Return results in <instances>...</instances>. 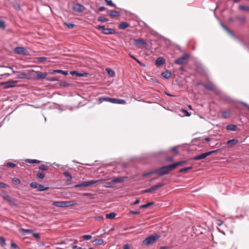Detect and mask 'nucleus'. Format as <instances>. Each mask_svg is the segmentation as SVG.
<instances>
[{
	"label": "nucleus",
	"instance_id": "obj_26",
	"mask_svg": "<svg viewBox=\"0 0 249 249\" xmlns=\"http://www.w3.org/2000/svg\"><path fill=\"white\" fill-rule=\"evenodd\" d=\"M227 130L231 131H236L237 129V126L234 124H230L226 126Z\"/></svg>",
	"mask_w": 249,
	"mask_h": 249
},
{
	"label": "nucleus",
	"instance_id": "obj_48",
	"mask_svg": "<svg viewBox=\"0 0 249 249\" xmlns=\"http://www.w3.org/2000/svg\"><path fill=\"white\" fill-rule=\"evenodd\" d=\"M171 151L174 153L175 155H178V152L177 147H173L171 148Z\"/></svg>",
	"mask_w": 249,
	"mask_h": 249
},
{
	"label": "nucleus",
	"instance_id": "obj_62",
	"mask_svg": "<svg viewBox=\"0 0 249 249\" xmlns=\"http://www.w3.org/2000/svg\"><path fill=\"white\" fill-rule=\"evenodd\" d=\"M140 203V200L136 199L132 204V205H136Z\"/></svg>",
	"mask_w": 249,
	"mask_h": 249
},
{
	"label": "nucleus",
	"instance_id": "obj_42",
	"mask_svg": "<svg viewBox=\"0 0 249 249\" xmlns=\"http://www.w3.org/2000/svg\"><path fill=\"white\" fill-rule=\"evenodd\" d=\"M47 59V57H39L36 58L37 61L40 63L46 61Z\"/></svg>",
	"mask_w": 249,
	"mask_h": 249
},
{
	"label": "nucleus",
	"instance_id": "obj_10",
	"mask_svg": "<svg viewBox=\"0 0 249 249\" xmlns=\"http://www.w3.org/2000/svg\"><path fill=\"white\" fill-rule=\"evenodd\" d=\"M84 6L78 3H74L72 6V9L77 12H82L85 10Z\"/></svg>",
	"mask_w": 249,
	"mask_h": 249
},
{
	"label": "nucleus",
	"instance_id": "obj_9",
	"mask_svg": "<svg viewBox=\"0 0 249 249\" xmlns=\"http://www.w3.org/2000/svg\"><path fill=\"white\" fill-rule=\"evenodd\" d=\"M17 81L14 80H10L7 82H2L0 83V85H5V87L4 88V89H7L11 88H13L15 87L14 84L17 83Z\"/></svg>",
	"mask_w": 249,
	"mask_h": 249
},
{
	"label": "nucleus",
	"instance_id": "obj_23",
	"mask_svg": "<svg viewBox=\"0 0 249 249\" xmlns=\"http://www.w3.org/2000/svg\"><path fill=\"white\" fill-rule=\"evenodd\" d=\"M47 75V73L46 72L40 73L36 75V78L37 79H43L46 78Z\"/></svg>",
	"mask_w": 249,
	"mask_h": 249
},
{
	"label": "nucleus",
	"instance_id": "obj_45",
	"mask_svg": "<svg viewBox=\"0 0 249 249\" xmlns=\"http://www.w3.org/2000/svg\"><path fill=\"white\" fill-rule=\"evenodd\" d=\"M48 169V167L45 165H41L39 166V170H41V171L43 170H47Z\"/></svg>",
	"mask_w": 249,
	"mask_h": 249
},
{
	"label": "nucleus",
	"instance_id": "obj_46",
	"mask_svg": "<svg viewBox=\"0 0 249 249\" xmlns=\"http://www.w3.org/2000/svg\"><path fill=\"white\" fill-rule=\"evenodd\" d=\"M47 80L50 81H58V78L55 77H48L47 78Z\"/></svg>",
	"mask_w": 249,
	"mask_h": 249
},
{
	"label": "nucleus",
	"instance_id": "obj_13",
	"mask_svg": "<svg viewBox=\"0 0 249 249\" xmlns=\"http://www.w3.org/2000/svg\"><path fill=\"white\" fill-rule=\"evenodd\" d=\"M135 45L140 47L142 45H146L147 43L142 39H138L134 40Z\"/></svg>",
	"mask_w": 249,
	"mask_h": 249
},
{
	"label": "nucleus",
	"instance_id": "obj_5",
	"mask_svg": "<svg viewBox=\"0 0 249 249\" xmlns=\"http://www.w3.org/2000/svg\"><path fill=\"white\" fill-rule=\"evenodd\" d=\"M219 149L215 150H213L211 151H209L206 153H204L202 154H200L199 155L196 156L193 158V160H201L202 159H204L205 158H206L207 156L211 155L213 153H214L217 152Z\"/></svg>",
	"mask_w": 249,
	"mask_h": 249
},
{
	"label": "nucleus",
	"instance_id": "obj_14",
	"mask_svg": "<svg viewBox=\"0 0 249 249\" xmlns=\"http://www.w3.org/2000/svg\"><path fill=\"white\" fill-rule=\"evenodd\" d=\"M15 51L16 53L18 54H25L26 49L24 47H17L15 48Z\"/></svg>",
	"mask_w": 249,
	"mask_h": 249
},
{
	"label": "nucleus",
	"instance_id": "obj_44",
	"mask_svg": "<svg viewBox=\"0 0 249 249\" xmlns=\"http://www.w3.org/2000/svg\"><path fill=\"white\" fill-rule=\"evenodd\" d=\"M192 169V166H190V167H185V168H182L180 170H179V172H186L189 170H190Z\"/></svg>",
	"mask_w": 249,
	"mask_h": 249
},
{
	"label": "nucleus",
	"instance_id": "obj_12",
	"mask_svg": "<svg viewBox=\"0 0 249 249\" xmlns=\"http://www.w3.org/2000/svg\"><path fill=\"white\" fill-rule=\"evenodd\" d=\"M202 85L205 89L210 91H213L215 89V85L211 83H208L207 84H202Z\"/></svg>",
	"mask_w": 249,
	"mask_h": 249
},
{
	"label": "nucleus",
	"instance_id": "obj_55",
	"mask_svg": "<svg viewBox=\"0 0 249 249\" xmlns=\"http://www.w3.org/2000/svg\"><path fill=\"white\" fill-rule=\"evenodd\" d=\"M66 25L70 29H72L75 26V24L72 23L66 24Z\"/></svg>",
	"mask_w": 249,
	"mask_h": 249
},
{
	"label": "nucleus",
	"instance_id": "obj_8",
	"mask_svg": "<svg viewBox=\"0 0 249 249\" xmlns=\"http://www.w3.org/2000/svg\"><path fill=\"white\" fill-rule=\"evenodd\" d=\"M189 57V55L187 54H185L181 57L178 58L175 61L176 64L181 65L185 64L187 61V59Z\"/></svg>",
	"mask_w": 249,
	"mask_h": 249
},
{
	"label": "nucleus",
	"instance_id": "obj_56",
	"mask_svg": "<svg viewBox=\"0 0 249 249\" xmlns=\"http://www.w3.org/2000/svg\"><path fill=\"white\" fill-rule=\"evenodd\" d=\"M33 236L36 239H39L40 238V234L37 233H33Z\"/></svg>",
	"mask_w": 249,
	"mask_h": 249
},
{
	"label": "nucleus",
	"instance_id": "obj_32",
	"mask_svg": "<svg viewBox=\"0 0 249 249\" xmlns=\"http://www.w3.org/2000/svg\"><path fill=\"white\" fill-rule=\"evenodd\" d=\"M20 232L23 235H25L28 233H31L32 232V230L30 229H21L20 230Z\"/></svg>",
	"mask_w": 249,
	"mask_h": 249
},
{
	"label": "nucleus",
	"instance_id": "obj_63",
	"mask_svg": "<svg viewBox=\"0 0 249 249\" xmlns=\"http://www.w3.org/2000/svg\"><path fill=\"white\" fill-rule=\"evenodd\" d=\"M105 9H106L105 7L102 6V7H100L99 8L98 10L99 11H103L105 10Z\"/></svg>",
	"mask_w": 249,
	"mask_h": 249
},
{
	"label": "nucleus",
	"instance_id": "obj_43",
	"mask_svg": "<svg viewBox=\"0 0 249 249\" xmlns=\"http://www.w3.org/2000/svg\"><path fill=\"white\" fill-rule=\"evenodd\" d=\"M38 184L36 182H33L30 183V186L33 188L37 189L38 187Z\"/></svg>",
	"mask_w": 249,
	"mask_h": 249
},
{
	"label": "nucleus",
	"instance_id": "obj_24",
	"mask_svg": "<svg viewBox=\"0 0 249 249\" xmlns=\"http://www.w3.org/2000/svg\"><path fill=\"white\" fill-rule=\"evenodd\" d=\"M92 243L95 245H101L104 243L102 239H96L92 241Z\"/></svg>",
	"mask_w": 249,
	"mask_h": 249
},
{
	"label": "nucleus",
	"instance_id": "obj_36",
	"mask_svg": "<svg viewBox=\"0 0 249 249\" xmlns=\"http://www.w3.org/2000/svg\"><path fill=\"white\" fill-rule=\"evenodd\" d=\"M239 9L240 10H242L246 12H249V6L245 5H240L239 6Z\"/></svg>",
	"mask_w": 249,
	"mask_h": 249
},
{
	"label": "nucleus",
	"instance_id": "obj_22",
	"mask_svg": "<svg viewBox=\"0 0 249 249\" xmlns=\"http://www.w3.org/2000/svg\"><path fill=\"white\" fill-rule=\"evenodd\" d=\"M129 26V24L127 22H121L119 25V28L120 29H124Z\"/></svg>",
	"mask_w": 249,
	"mask_h": 249
},
{
	"label": "nucleus",
	"instance_id": "obj_18",
	"mask_svg": "<svg viewBox=\"0 0 249 249\" xmlns=\"http://www.w3.org/2000/svg\"><path fill=\"white\" fill-rule=\"evenodd\" d=\"M222 117L224 119H227L231 116V112L230 110L223 111L222 112Z\"/></svg>",
	"mask_w": 249,
	"mask_h": 249
},
{
	"label": "nucleus",
	"instance_id": "obj_60",
	"mask_svg": "<svg viewBox=\"0 0 249 249\" xmlns=\"http://www.w3.org/2000/svg\"><path fill=\"white\" fill-rule=\"evenodd\" d=\"M182 111L184 113L186 116H189L190 115L189 112L186 110L182 109Z\"/></svg>",
	"mask_w": 249,
	"mask_h": 249
},
{
	"label": "nucleus",
	"instance_id": "obj_54",
	"mask_svg": "<svg viewBox=\"0 0 249 249\" xmlns=\"http://www.w3.org/2000/svg\"><path fill=\"white\" fill-rule=\"evenodd\" d=\"M107 71L108 72V74L110 75L111 76H113L114 75V72L113 71H112L110 69H107Z\"/></svg>",
	"mask_w": 249,
	"mask_h": 249
},
{
	"label": "nucleus",
	"instance_id": "obj_34",
	"mask_svg": "<svg viewBox=\"0 0 249 249\" xmlns=\"http://www.w3.org/2000/svg\"><path fill=\"white\" fill-rule=\"evenodd\" d=\"M71 74L73 75H76L78 76H84V75L85 74H86V73H79L77 71H71V72H70Z\"/></svg>",
	"mask_w": 249,
	"mask_h": 249
},
{
	"label": "nucleus",
	"instance_id": "obj_35",
	"mask_svg": "<svg viewBox=\"0 0 249 249\" xmlns=\"http://www.w3.org/2000/svg\"><path fill=\"white\" fill-rule=\"evenodd\" d=\"M116 214L113 213H107L106 215V217L107 219H112L115 218Z\"/></svg>",
	"mask_w": 249,
	"mask_h": 249
},
{
	"label": "nucleus",
	"instance_id": "obj_4",
	"mask_svg": "<svg viewBox=\"0 0 249 249\" xmlns=\"http://www.w3.org/2000/svg\"><path fill=\"white\" fill-rule=\"evenodd\" d=\"M1 196L4 200L8 202L10 205H17V200L15 198L12 197L9 195H8L6 192H3V194L1 195Z\"/></svg>",
	"mask_w": 249,
	"mask_h": 249
},
{
	"label": "nucleus",
	"instance_id": "obj_28",
	"mask_svg": "<svg viewBox=\"0 0 249 249\" xmlns=\"http://www.w3.org/2000/svg\"><path fill=\"white\" fill-rule=\"evenodd\" d=\"M186 161L185 160H183V161H178V162H177L175 163H173L172 164V166L174 168V169H175L178 166H179V165H182V164H184L186 163Z\"/></svg>",
	"mask_w": 249,
	"mask_h": 249
},
{
	"label": "nucleus",
	"instance_id": "obj_31",
	"mask_svg": "<svg viewBox=\"0 0 249 249\" xmlns=\"http://www.w3.org/2000/svg\"><path fill=\"white\" fill-rule=\"evenodd\" d=\"M36 177L38 178L42 179L45 177V174L42 171L39 170L36 174Z\"/></svg>",
	"mask_w": 249,
	"mask_h": 249
},
{
	"label": "nucleus",
	"instance_id": "obj_11",
	"mask_svg": "<svg viewBox=\"0 0 249 249\" xmlns=\"http://www.w3.org/2000/svg\"><path fill=\"white\" fill-rule=\"evenodd\" d=\"M162 186V184L158 183L156 185H154L148 189L144 190L142 191L144 193H151L153 191L157 190L159 188Z\"/></svg>",
	"mask_w": 249,
	"mask_h": 249
},
{
	"label": "nucleus",
	"instance_id": "obj_51",
	"mask_svg": "<svg viewBox=\"0 0 249 249\" xmlns=\"http://www.w3.org/2000/svg\"><path fill=\"white\" fill-rule=\"evenodd\" d=\"M59 85L62 87H68L70 85V84L66 82H62L59 84Z\"/></svg>",
	"mask_w": 249,
	"mask_h": 249
},
{
	"label": "nucleus",
	"instance_id": "obj_21",
	"mask_svg": "<svg viewBox=\"0 0 249 249\" xmlns=\"http://www.w3.org/2000/svg\"><path fill=\"white\" fill-rule=\"evenodd\" d=\"M113 100L114 101H112V102L111 103L118 104H124L126 103L125 100H124L123 99L113 98Z\"/></svg>",
	"mask_w": 249,
	"mask_h": 249
},
{
	"label": "nucleus",
	"instance_id": "obj_33",
	"mask_svg": "<svg viewBox=\"0 0 249 249\" xmlns=\"http://www.w3.org/2000/svg\"><path fill=\"white\" fill-rule=\"evenodd\" d=\"M124 181V178H117L112 179V181L113 182H122Z\"/></svg>",
	"mask_w": 249,
	"mask_h": 249
},
{
	"label": "nucleus",
	"instance_id": "obj_49",
	"mask_svg": "<svg viewBox=\"0 0 249 249\" xmlns=\"http://www.w3.org/2000/svg\"><path fill=\"white\" fill-rule=\"evenodd\" d=\"M6 166L10 168H14L16 166V164L12 162H8L6 164Z\"/></svg>",
	"mask_w": 249,
	"mask_h": 249
},
{
	"label": "nucleus",
	"instance_id": "obj_15",
	"mask_svg": "<svg viewBox=\"0 0 249 249\" xmlns=\"http://www.w3.org/2000/svg\"><path fill=\"white\" fill-rule=\"evenodd\" d=\"M121 15L119 12L115 10H110L108 14V16L111 18L118 17Z\"/></svg>",
	"mask_w": 249,
	"mask_h": 249
},
{
	"label": "nucleus",
	"instance_id": "obj_2",
	"mask_svg": "<svg viewBox=\"0 0 249 249\" xmlns=\"http://www.w3.org/2000/svg\"><path fill=\"white\" fill-rule=\"evenodd\" d=\"M160 235L158 234L151 235L146 238L142 241V245L148 246L155 243L159 238Z\"/></svg>",
	"mask_w": 249,
	"mask_h": 249
},
{
	"label": "nucleus",
	"instance_id": "obj_61",
	"mask_svg": "<svg viewBox=\"0 0 249 249\" xmlns=\"http://www.w3.org/2000/svg\"><path fill=\"white\" fill-rule=\"evenodd\" d=\"M123 249H130V246L128 244H125L123 247Z\"/></svg>",
	"mask_w": 249,
	"mask_h": 249
},
{
	"label": "nucleus",
	"instance_id": "obj_6",
	"mask_svg": "<svg viewBox=\"0 0 249 249\" xmlns=\"http://www.w3.org/2000/svg\"><path fill=\"white\" fill-rule=\"evenodd\" d=\"M97 29L98 30H102V32L105 35H113L115 34V30L111 28H106L105 26L99 25L97 26Z\"/></svg>",
	"mask_w": 249,
	"mask_h": 249
},
{
	"label": "nucleus",
	"instance_id": "obj_50",
	"mask_svg": "<svg viewBox=\"0 0 249 249\" xmlns=\"http://www.w3.org/2000/svg\"><path fill=\"white\" fill-rule=\"evenodd\" d=\"M82 237L85 239V240H90V239H91L92 238V236L91 235H84L82 236Z\"/></svg>",
	"mask_w": 249,
	"mask_h": 249
},
{
	"label": "nucleus",
	"instance_id": "obj_7",
	"mask_svg": "<svg viewBox=\"0 0 249 249\" xmlns=\"http://www.w3.org/2000/svg\"><path fill=\"white\" fill-rule=\"evenodd\" d=\"M99 181V180H89L88 181H84L82 182L81 183L75 185L74 187L78 188V187H87L91 185L97 183Z\"/></svg>",
	"mask_w": 249,
	"mask_h": 249
},
{
	"label": "nucleus",
	"instance_id": "obj_19",
	"mask_svg": "<svg viewBox=\"0 0 249 249\" xmlns=\"http://www.w3.org/2000/svg\"><path fill=\"white\" fill-rule=\"evenodd\" d=\"M55 73H61L64 75H67L68 74V72L67 71H64L61 70H53L51 74H54Z\"/></svg>",
	"mask_w": 249,
	"mask_h": 249
},
{
	"label": "nucleus",
	"instance_id": "obj_40",
	"mask_svg": "<svg viewBox=\"0 0 249 249\" xmlns=\"http://www.w3.org/2000/svg\"><path fill=\"white\" fill-rule=\"evenodd\" d=\"M63 174L68 179L69 181H71V180L72 176L69 172H65Z\"/></svg>",
	"mask_w": 249,
	"mask_h": 249
},
{
	"label": "nucleus",
	"instance_id": "obj_3",
	"mask_svg": "<svg viewBox=\"0 0 249 249\" xmlns=\"http://www.w3.org/2000/svg\"><path fill=\"white\" fill-rule=\"evenodd\" d=\"M52 205L58 207H68L75 205V203L71 201H54Z\"/></svg>",
	"mask_w": 249,
	"mask_h": 249
},
{
	"label": "nucleus",
	"instance_id": "obj_20",
	"mask_svg": "<svg viewBox=\"0 0 249 249\" xmlns=\"http://www.w3.org/2000/svg\"><path fill=\"white\" fill-rule=\"evenodd\" d=\"M171 75V72L169 71H166L161 73L162 76L166 79H169L170 78Z\"/></svg>",
	"mask_w": 249,
	"mask_h": 249
},
{
	"label": "nucleus",
	"instance_id": "obj_25",
	"mask_svg": "<svg viewBox=\"0 0 249 249\" xmlns=\"http://www.w3.org/2000/svg\"><path fill=\"white\" fill-rule=\"evenodd\" d=\"M238 141L237 139H232L227 141V144L230 146H232L238 143Z\"/></svg>",
	"mask_w": 249,
	"mask_h": 249
},
{
	"label": "nucleus",
	"instance_id": "obj_47",
	"mask_svg": "<svg viewBox=\"0 0 249 249\" xmlns=\"http://www.w3.org/2000/svg\"><path fill=\"white\" fill-rule=\"evenodd\" d=\"M11 247L13 249H19V247L15 243L12 242L11 243Z\"/></svg>",
	"mask_w": 249,
	"mask_h": 249
},
{
	"label": "nucleus",
	"instance_id": "obj_58",
	"mask_svg": "<svg viewBox=\"0 0 249 249\" xmlns=\"http://www.w3.org/2000/svg\"><path fill=\"white\" fill-rule=\"evenodd\" d=\"M238 19L242 22H245L246 21V18L244 17L238 18Z\"/></svg>",
	"mask_w": 249,
	"mask_h": 249
},
{
	"label": "nucleus",
	"instance_id": "obj_1",
	"mask_svg": "<svg viewBox=\"0 0 249 249\" xmlns=\"http://www.w3.org/2000/svg\"><path fill=\"white\" fill-rule=\"evenodd\" d=\"M174 168L172 166V164L167 165V166H164L163 167H161L160 168H158L156 169L155 171H154L153 172H149L146 174H144V176H148L152 174L156 173L158 174V175L161 176L166 174H167L169 173V172L173 170Z\"/></svg>",
	"mask_w": 249,
	"mask_h": 249
},
{
	"label": "nucleus",
	"instance_id": "obj_38",
	"mask_svg": "<svg viewBox=\"0 0 249 249\" xmlns=\"http://www.w3.org/2000/svg\"><path fill=\"white\" fill-rule=\"evenodd\" d=\"M153 204H154V202H149L147 203L146 204L141 205L139 207V208L140 209L147 208L148 207L153 205Z\"/></svg>",
	"mask_w": 249,
	"mask_h": 249
},
{
	"label": "nucleus",
	"instance_id": "obj_29",
	"mask_svg": "<svg viewBox=\"0 0 249 249\" xmlns=\"http://www.w3.org/2000/svg\"><path fill=\"white\" fill-rule=\"evenodd\" d=\"M48 188V187H45L43 185L38 184L37 189L39 191H44L47 190Z\"/></svg>",
	"mask_w": 249,
	"mask_h": 249
},
{
	"label": "nucleus",
	"instance_id": "obj_53",
	"mask_svg": "<svg viewBox=\"0 0 249 249\" xmlns=\"http://www.w3.org/2000/svg\"><path fill=\"white\" fill-rule=\"evenodd\" d=\"M8 187V185L6 183L0 182V188H6Z\"/></svg>",
	"mask_w": 249,
	"mask_h": 249
},
{
	"label": "nucleus",
	"instance_id": "obj_17",
	"mask_svg": "<svg viewBox=\"0 0 249 249\" xmlns=\"http://www.w3.org/2000/svg\"><path fill=\"white\" fill-rule=\"evenodd\" d=\"M99 100L100 103H102L103 102H109L110 103H112V101L114 100H113V98L107 97H102L99 98Z\"/></svg>",
	"mask_w": 249,
	"mask_h": 249
},
{
	"label": "nucleus",
	"instance_id": "obj_52",
	"mask_svg": "<svg viewBox=\"0 0 249 249\" xmlns=\"http://www.w3.org/2000/svg\"><path fill=\"white\" fill-rule=\"evenodd\" d=\"M5 27V22L2 20H0V28L4 29Z\"/></svg>",
	"mask_w": 249,
	"mask_h": 249
},
{
	"label": "nucleus",
	"instance_id": "obj_41",
	"mask_svg": "<svg viewBox=\"0 0 249 249\" xmlns=\"http://www.w3.org/2000/svg\"><path fill=\"white\" fill-rule=\"evenodd\" d=\"M98 20L102 22H105L108 21L107 19L103 16L99 17L98 18Z\"/></svg>",
	"mask_w": 249,
	"mask_h": 249
},
{
	"label": "nucleus",
	"instance_id": "obj_57",
	"mask_svg": "<svg viewBox=\"0 0 249 249\" xmlns=\"http://www.w3.org/2000/svg\"><path fill=\"white\" fill-rule=\"evenodd\" d=\"M140 213V212L139 211H131L130 212V213H131L132 214H138Z\"/></svg>",
	"mask_w": 249,
	"mask_h": 249
},
{
	"label": "nucleus",
	"instance_id": "obj_27",
	"mask_svg": "<svg viewBox=\"0 0 249 249\" xmlns=\"http://www.w3.org/2000/svg\"><path fill=\"white\" fill-rule=\"evenodd\" d=\"M12 184L15 185L17 186L18 185H19L20 184L21 181L18 178H14L12 179Z\"/></svg>",
	"mask_w": 249,
	"mask_h": 249
},
{
	"label": "nucleus",
	"instance_id": "obj_59",
	"mask_svg": "<svg viewBox=\"0 0 249 249\" xmlns=\"http://www.w3.org/2000/svg\"><path fill=\"white\" fill-rule=\"evenodd\" d=\"M40 162V161L37 160H31V162H29V163H38Z\"/></svg>",
	"mask_w": 249,
	"mask_h": 249
},
{
	"label": "nucleus",
	"instance_id": "obj_64",
	"mask_svg": "<svg viewBox=\"0 0 249 249\" xmlns=\"http://www.w3.org/2000/svg\"><path fill=\"white\" fill-rule=\"evenodd\" d=\"M169 247H166V246H162L160 247V249H169Z\"/></svg>",
	"mask_w": 249,
	"mask_h": 249
},
{
	"label": "nucleus",
	"instance_id": "obj_30",
	"mask_svg": "<svg viewBox=\"0 0 249 249\" xmlns=\"http://www.w3.org/2000/svg\"><path fill=\"white\" fill-rule=\"evenodd\" d=\"M221 25L222 27L223 28V29L226 31H227L231 36L234 37V35L233 34V33L229 29H228L224 24L221 23Z\"/></svg>",
	"mask_w": 249,
	"mask_h": 249
},
{
	"label": "nucleus",
	"instance_id": "obj_37",
	"mask_svg": "<svg viewBox=\"0 0 249 249\" xmlns=\"http://www.w3.org/2000/svg\"><path fill=\"white\" fill-rule=\"evenodd\" d=\"M105 0L106 2V4L107 5L116 8V5L114 3H113L112 0Z\"/></svg>",
	"mask_w": 249,
	"mask_h": 249
},
{
	"label": "nucleus",
	"instance_id": "obj_39",
	"mask_svg": "<svg viewBox=\"0 0 249 249\" xmlns=\"http://www.w3.org/2000/svg\"><path fill=\"white\" fill-rule=\"evenodd\" d=\"M0 245L1 247H4L6 245L5 239L2 236H0Z\"/></svg>",
	"mask_w": 249,
	"mask_h": 249
},
{
	"label": "nucleus",
	"instance_id": "obj_16",
	"mask_svg": "<svg viewBox=\"0 0 249 249\" xmlns=\"http://www.w3.org/2000/svg\"><path fill=\"white\" fill-rule=\"evenodd\" d=\"M165 62V59L163 57H159L156 59L155 63L157 66H159L164 64Z\"/></svg>",
	"mask_w": 249,
	"mask_h": 249
}]
</instances>
